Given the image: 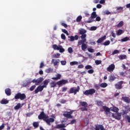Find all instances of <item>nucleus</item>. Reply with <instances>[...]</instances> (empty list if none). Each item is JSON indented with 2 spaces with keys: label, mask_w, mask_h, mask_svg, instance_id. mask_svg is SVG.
<instances>
[{
  "label": "nucleus",
  "mask_w": 130,
  "mask_h": 130,
  "mask_svg": "<svg viewBox=\"0 0 130 130\" xmlns=\"http://www.w3.org/2000/svg\"><path fill=\"white\" fill-rule=\"evenodd\" d=\"M51 117L53 118H49L48 116H46V114H45L44 111L41 112L38 116L39 119H43L44 121H45L48 125H51L50 123L54 122L55 117L54 116H51Z\"/></svg>",
  "instance_id": "f257e3e1"
},
{
  "label": "nucleus",
  "mask_w": 130,
  "mask_h": 130,
  "mask_svg": "<svg viewBox=\"0 0 130 130\" xmlns=\"http://www.w3.org/2000/svg\"><path fill=\"white\" fill-rule=\"evenodd\" d=\"M74 113V110H71L70 112L64 111L63 113V116L66 118L72 119L74 118V116L72 115Z\"/></svg>",
  "instance_id": "f03ea898"
},
{
  "label": "nucleus",
  "mask_w": 130,
  "mask_h": 130,
  "mask_svg": "<svg viewBox=\"0 0 130 130\" xmlns=\"http://www.w3.org/2000/svg\"><path fill=\"white\" fill-rule=\"evenodd\" d=\"M14 99H16V100H18V99L24 100V99H26V94H25V93H21L20 92H18L15 94Z\"/></svg>",
  "instance_id": "7ed1b4c3"
},
{
  "label": "nucleus",
  "mask_w": 130,
  "mask_h": 130,
  "mask_svg": "<svg viewBox=\"0 0 130 130\" xmlns=\"http://www.w3.org/2000/svg\"><path fill=\"white\" fill-rule=\"evenodd\" d=\"M79 91H80V86H78L77 88L72 87L69 90V94H74V95H76Z\"/></svg>",
  "instance_id": "20e7f679"
},
{
  "label": "nucleus",
  "mask_w": 130,
  "mask_h": 130,
  "mask_svg": "<svg viewBox=\"0 0 130 130\" xmlns=\"http://www.w3.org/2000/svg\"><path fill=\"white\" fill-rule=\"evenodd\" d=\"M96 17H97V14H96V12H93L91 13L90 17L88 18V20L86 21V23H92V22H94V21H95L94 19L96 18Z\"/></svg>",
  "instance_id": "39448f33"
},
{
  "label": "nucleus",
  "mask_w": 130,
  "mask_h": 130,
  "mask_svg": "<svg viewBox=\"0 0 130 130\" xmlns=\"http://www.w3.org/2000/svg\"><path fill=\"white\" fill-rule=\"evenodd\" d=\"M80 105L82 106V107L80 108V110L81 111H88V103L86 102H80Z\"/></svg>",
  "instance_id": "423d86ee"
},
{
  "label": "nucleus",
  "mask_w": 130,
  "mask_h": 130,
  "mask_svg": "<svg viewBox=\"0 0 130 130\" xmlns=\"http://www.w3.org/2000/svg\"><path fill=\"white\" fill-rule=\"evenodd\" d=\"M96 93V90L93 88H91L88 90H86L83 92L84 95H93V94H95Z\"/></svg>",
  "instance_id": "0eeeda50"
},
{
  "label": "nucleus",
  "mask_w": 130,
  "mask_h": 130,
  "mask_svg": "<svg viewBox=\"0 0 130 130\" xmlns=\"http://www.w3.org/2000/svg\"><path fill=\"white\" fill-rule=\"evenodd\" d=\"M43 81V77H40L37 79H34L32 80V83H35L36 86H38V85H40L41 83Z\"/></svg>",
  "instance_id": "6e6552de"
},
{
  "label": "nucleus",
  "mask_w": 130,
  "mask_h": 130,
  "mask_svg": "<svg viewBox=\"0 0 130 130\" xmlns=\"http://www.w3.org/2000/svg\"><path fill=\"white\" fill-rule=\"evenodd\" d=\"M112 116L113 118H115V119H117V120H120V119H121V114H120V113L117 112L112 113Z\"/></svg>",
  "instance_id": "1a4fd4ad"
},
{
  "label": "nucleus",
  "mask_w": 130,
  "mask_h": 130,
  "mask_svg": "<svg viewBox=\"0 0 130 130\" xmlns=\"http://www.w3.org/2000/svg\"><path fill=\"white\" fill-rule=\"evenodd\" d=\"M122 84H123V81H120L118 82L117 83L115 84V88L118 90H120V89H122Z\"/></svg>",
  "instance_id": "9d476101"
},
{
  "label": "nucleus",
  "mask_w": 130,
  "mask_h": 130,
  "mask_svg": "<svg viewBox=\"0 0 130 130\" xmlns=\"http://www.w3.org/2000/svg\"><path fill=\"white\" fill-rule=\"evenodd\" d=\"M115 69V65H114V64H111L107 68V71L108 72H109L110 73H112V72H113V71H114Z\"/></svg>",
  "instance_id": "9b49d317"
},
{
  "label": "nucleus",
  "mask_w": 130,
  "mask_h": 130,
  "mask_svg": "<svg viewBox=\"0 0 130 130\" xmlns=\"http://www.w3.org/2000/svg\"><path fill=\"white\" fill-rule=\"evenodd\" d=\"M103 109L105 112L106 115H108V114H110V109L108 107L104 106H103Z\"/></svg>",
  "instance_id": "f8f14e48"
},
{
  "label": "nucleus",
  "mask_w": 130,
  "mask_h": 130,
  "mask_svg": "<svg viewBox=\"0 0 130 130\" xmlns=\"http://www.w3.org/2000/svg\"><path fill=\"white\" fill-rule=\"evenodd\" d=\"M68 83H69V81H68V80L63 79L57 82V85L60 86L61 85H66V84H68Z\"/></svg>",
  "instance_id": "ddd939ff"
},
{
  "label": "nucleus",
  "mask_w": 130,
  "mask_h": 130,
  "mask_svg": "<svg viewBox=\"0 0 130 130\" xmlns=\"http://www.w3.org/2000/svg\"><path fill=\"white\" fill-rule=\"evenodd\" d=\"M68 38H70V40H68L69 41H75V40H78V39H79V36L78 35H75V37L71 36H69Z\"/></svg>",
  "instance_id": "4468645a"
},
{
  "label": "nucleus",
  "mask_w": 130,
  "mask_h": 130,
  "mask_svg": "<svg viewBox=\"0 0 130 130\" xmlns=\"http://www.w3.org/2000/svg\"><path fill=\"white\" fill-rule=\"evenodd\" d=\"M43 87L41 85H39L37 88L35 90V94H37L39 92H42L43 91Z\"/></svg>",
  "instance_id": "2eb2a0df"
},
{
  "label": "nucleus",
  "mask_w": 130,
  "mask_h": 130,
  "mask_svg": "<svg viewBox=\"0 0 130 130\" xmlns=\"http://www.w3.org/2000/svg\"><path fill=\"white\" fill-rule=\"evenodd\" d=\"M59 59H52L51 60V63H53L54 67H55L56 66H58V63H59Z\"/></svg>",
  "instance_id": "dca6fc26"
},
{
  "label": "nucleus",
  "mask_w": 130,
  "mask_h": 130,
  "mask_svg": "<svg viewBox=\"0 0 130 130\" xmlns=\"http://www.w3.org/2000/svg\"><path fill=\"white\" fill-rule=\"evenodd\" d=\"M67 125H66V124H58L57 125H55V128H63L64 127H67Z\"/></svg>",
  "instance_id": "f3484780"
},
{
  "label": "nucleus",
  "mask_w": 130,
  "mask_h": 130,
  "mask_svg": "<svg viewBox=\"0 0 130 130\" xmlns=\"http://www.w3.org/2000/svg\"><path fill=\"white\" fill-rule=\"evenodd\" d=\"M95 130H105V128H104V126L103 125L101 124L99 125H95Z\"/></svg>",
  "instance_id": "a211bd4d"
},
{
  "label": "nucleus",
  "mask_w": 130,
  "mask_h": 130,
  "mask_svg": "<svg viewBox=\"0 0 130 130\" xmlns=\"http://www.w3.org/2000/svg\"><path fill=\"white\" fill-rule=\"evenodd\" d=\"M106 39V36H104L103 37H101V38L99 39L97 41V43H102L104 40Z\"/></svg>",
  "instance_id": "6ab92c4d"
},
{
  "label": "nucleus",
  "mask_w": 130,
  "mask_h": 130,
  "mask_svg": "<svg viewBox=\"0 0 130 130\" xmlns=\"http://www.w3.org/2000/svg\"><path fill=\"white\" fill-rule=\"evenodd\" d=\"M122 99L124 102L126 103H130V99L127 96H123L122 97Z\"/></svg>",
  "instance_id": "aec40b11"
},
{
  "label": "nucleus",
  "mask_w": 130,
  "mask_h": 130,
  "mask_svg": "<svg viewBox=\"0 0 130 130\" xmlns=\"http://www.w3.org/2000/svg\"><path fill=\"white\" fill-rule=\"evenodd\" d=\"M60 78H61V75L60 74H57L56 75V77H53L51 78L52 80H55L56 81H57V80L60 79Z\"/></svg>",
  "instance_id": "412c9836"
},
{
  "label": "nucleus",
  "mask_w": 130,
  "mask_h": 130,
  "mask_svg": "<svg viewBox=\"0 0 130 130\" xmlns=\"http://www.w3.org/2000/svg\"><path fill=\"white\" fill-rule=\"evenodd\" d=\"M5 93L7 96H11L12 92H11V89L10 88H6L5 89Z\"/></svg>",
  "instance_id": "4be33fe9"
},
{
  "label": "nucleus",
  "mask_w": 130,
  "mask_h": 130,
  "mask_svg": "<svg viewBox=\"0 0 130 130\" xmlns=\"http://www.w3.org/2000/svg\"><path fill=\"white\" fill-rule=\"evenodd\" d=\"M115 79H116V77H115V76H114V75L111 74V75L109 76V81H110V82H113V81H114V80H115Z\"/></svg>",
  "instance_id": "5701e85b"
},
{
  "label": "nucleus",
  "mask_w": 130,
  "mask_h": 130,
  "mask_svg": "<svg viewBox=\"0 0 130 130\" xmlns=\"http://www.w3.org/2000/svg\"><path fill=\"white\" fill-rule=\"evenodd\" d=\"M48 83H49V81L47 80H45L43 82V85H42V87L44 89V88H46L47 87V85H48Z\"/></svg>",
  "instance_id": "b1692460"
},
{
  "label": "nucleus",
  "mask_w": 130,
  "mask_h": 130,
  "mask_svg": "<svg viewBox=\"0 0 130 130\" xmlns=\"http://www.w3.org/2000/svg\"><path fill=\"white\" fill-rule=\"evenodd\" d=\"M87 37V35L86 34H84L83 35H82L81 36V39H82V42H86L87 41V39H86V38Z\"/></svg>",
  "instance_id": "393cba45"
},
{
  "label": "nucleus",
  "mask_w": 130,
  "mask_h": 130,
  "mask_svg": "<svg viewBox=\"0 0 130 130\" xmlns=\"http://www.w3.org/2000/svg\"><path fill=\"white\" fill-rule=\"evenodd\" d=\"M1 104H8V103H9V101L7 100V99H2L1 102H0Z\"/></svg>",
  "instance_id": "a878e982"
},
{
  "label": "nucleus",
  "mask_w": 130,
  "mask_h": 130,
  "mask_svg": "<svg viewBox=\"0 0 130 130\" xmlns=\"http://www.w3.org/2000/svg\"><path fill=\"white\" fill-rule=\"evenodd\" d=\"M119 59L122 60V59H126V55H120L118 56Z\"/></svg>",
  "instance_id": "bb28decb"
},
{
  "label": "nucleus",
  "mask_w": 130,
  "mask_h": 130,
  "mask_svg": "<svg viewBox=\"0 0 130 130\" xmlns=\"http://www.w3.org/2000/svg\"><path fill=\"white\" fill-rule=\"evenodd\" d=\"M86 32L87 31L83 28L79 29V34H80V35L86 34Z\"/></svg>",
  "instance_id": "cd10ccee"
},
{
  "label": "nucleus",
  "mask_w": 130,
  "mask_h": 130,
  "mask_svg": "<svg viewBox=\"0 0 130 130\" xmlns=\"http://www.w3.org/2000/svg\"><path fill=\"white\" fill-rule=\"evenodd\" d=\"M57 85V82H52L50 83V88H54Z\"/></svg>",
  "instance_id": "c85d7f7f"
},
{
  "label": "nucleus",
  "mask_w": 130,
  "mask_h": 130,
  "mask_svg": "<svg viewBox=\"0 0 130 130\" xmlns=\"http://www.w3.org/2000/svg\"><path fill=\"white\" fill-rule=\"evenodd\" d=\"M81 49L83 51H85L86 49H87V45H86V44H85V43L82 44Z\"/></svg>",
  "instance_id": "c756f323"
},
{
  "label": "nucleus",
  "mask_w": 130,
  "mask_h": 130,
  "mask_svg": "<svg viewBox=\"0 0 130 130\" xmlns=\"http://www.w3.org/2000/svg\"><path fill=\"white\" fill-rule=\"evenodd\" d=\"M22 107V106L21 105V104L18 103L16 106L14 107L15 110H18V109H20Z\"/></svg>",
  "instance_id": "7c9ffc66"
},
{
  "label": "nucleus",
  "mask_w": 130,
  "mask_h": 130,
  "mask_svg": "<svg viewBox=\"0 0 130 130\" xmlns=\"http://www.w3.org/2000/svg\"><path fill=\"white\" fill-rule=\"evenodd\" d=\"M58 50H59V52H61V53L64 52V49L62 48V46L61 45H59Z\"/></svg>",
  "instance_id": "2f4dec72"
},
{
  "label": "nucleus",
  "mask_w": 130,
  "mask_h": 130,
  "mask_svg": "<svg viewBox=\"0 0 130 130\" xmlns=\"http://www.w3.org/2000/svg\"><path fill=\"white\" fill-rule=\"evenodd\" d=\"M119 110V109H118V108H117L116 107H113L112 111H113V112H116V113L118 112Z\"/></svg>",
  "instance_id": "473e14b6"
},
{
  "label": "nucleus",
  "mask_w": 130,
  "mask_h": 130,
  "mask_svg": "<svg viewBox=\"0 0 130 130\" xmlns=\"http://www.w3.org/2000/svg\"><path fill=\"white\" fill-rule=\"evenodd\" d=\"M33 126L35 127V128H37L39 126V122H34Z\"/></svg>",
  "instance_id": "72a5a7b5"
},
{
  "label": "nucleus",
  "mask_w": 130,
  "mask_h": 130,
  "mask_svg": "<svg viewBox=\"0 0 130 130\" xmlns=\"http://www.w3.org/2000/svg\"><path fill=\"white\" fill-rule=\"evenodd\" d=\"M52 48H53L54 50H58L59 46H57L56 44H54L52 45Z\"/></svg>",
  "instance_id": "f704fd0d"
},
{
  "label": "nucleus",
  "mask_w": 130,
  "mask_h": 130,
  "mask_svg": "<svg viewBox=\"0 0 130 130\" xmlns=\"http://www.w3.org/2000/svg\"><path fill=\"white\" fill-rule=\"evenodd\" d=\"M129 40V38L127 37H126L121 40L122 42H126V41H128Z\"/></svg>",
  "instance_id": "c9c22d12"
},
{
  "label": "nucleus",
  "mask_w": 130,
  "mask_h": 130,
  "mask_svg": "<svg viewBox=\"0 0 130 130\" xmlns=\"http://www.w3.org/2000/svg\"><path fill=\"white\" fill-rule=\"evenodd\" d=\"M52 72H53V69L50 68L46 70V73H47V74H49L50 73H52Z\"/></svg>",
  "instance_id": "e433bc0d"
},
{
  "label": "nucleus",
  "mask_w": 130,
  "mask_h": 130,
  "mask_svg": "<svg viewBox=\"0 0 130 130\" xmlns=\"http://www.w3.org/2000/svg\"><path fill=\"white\" fill-rule=\"evenodd\" d=\"M77 123V120L75 119H73L70 123H68L67 125H69V124H74V123Z\"/></svg>",
  "instance_id": "4c0bfd02"
},
{
  "label": "nucleus",
  "mask_w": 130,
  "mask_h": 130,
  "mask_svg": "<svg viewBox=\"0 0 130 130\" xmlns=\"http://www.w3.org/2000/svg\"><path fill=\"white\" fill-rule=\"evenodd\" d=\"M107 86H108V84H107L106 83H102L100 84V87L102 88H106Z\"/></svg>",
  "instance_id": "58836bf2"
},
{
  "label": "nucleus",
  "mask_w": 130,
  "mask_h": 130,
  "mask_svg": "<svg viewBox=\"0 0 130 130\" xmlns=\"http://www.w3.org/2000/svg\"><path fill=\"white\" fill-rule=\"evenodd\" d=\"M123 26V21H121L117 25V28H120V27H122Z\"/></svg>",
  "instance_id": "ea45409f"
},
{
  "label": "nucleus",
  "mask_w": 130,
  "mask_h": 130,
  "mask_svg": "<svg viewBox=\"0 0 130 130\" xmlns=\"http://www.w3.org/2000/svg\"><path fill=\"white\" fill-rule=\"evenodd\" d=\"M96 105L98 106H103V103L102 101H97Z\"/></svg>",
  "instance_id": "a19ab883"
},
{
  "label": "nucleus",
  "mask_w": 130,
  "mask_h": 130,
  "mask_svg": "<svg viewBox=\"0 0 130 130\" xmlns=\"http://www.w3.org/2000/svg\"><path fill=\"white\" fill-rule=\"evenodd\" d=\"M82 18L83 17H82V16L79 15L76 18V22H81V21L82 20Z\"/></svg>",
  "instance_id": "79ce46f5"
},
{
  "label": "nucleus",
  "mask_w": 130,
  "mask_h": 130,
  "mask_svg": "<svg viewBox=\"0 0 130 130\" xmlns=\"http://www.w3.org/2000/svg\"><path fill=\"white\" fill-rule=\"evenodd\" d=\"M96 19H94V22H100L101 21V17L100 16H96Z\"/></svg>",
  "instance_id": "37998d69"
},
{
  "label": "nucleus",
  "mask_w": 130,
  "mask_h": 130,
  "mask_svg": "<svg viewBox=\"0 0 130 130\" xmlns=\"http://www.w3.org/2000/svg\"><path fill=\"white\" fill-rule=\"evenodd\" d=\"M95 63L96 64V66L101 64V63H102V61H101V60H96L95 61Z\"/></svg>",
  "instance_id": "c03bdc74"
},
{
  "label": "nucleus",
  "mask_w": 130,
  "mask_h": 130,
  "mask_svg": "<svg viewBox=\"0 0 130 130\" xmlns=\"http://www.w3.org/2000/svg\"><path fill=\"white\" fill-rule=\"evenodd\" d=\"M60 55V54H59V53L55 54L53 55V58H58V56H59Z\"/></svg>",
  "instance_id": "a18cd8bd"
},
{
  "label": "nucleus",
  "mask_w": 130,
  "mask_h": 130,
  "mask_svg": "<svg viewBox=\"0 0 130 130\" xmlns=\"http://www.w3.org/2000/svg\"><path fill=\"white\" fill-rule=\"evenodd\" d=\"M122 29H119L117 31V35H118V36H119L121 35V34H122Z\"/></svg>",
  "instance_id": "49530a36"
},
{
  "label": "nucleus",
  "mask_w": 130,
  "mask_h": 130,
  "mask_svg": "<svg viewBox=\"0 0 130 130\" xmlns=\"http://www.w3.org/2000/svg\"><path fill=\"white\" fill-rule=\"evenodd\" d=\"M68 50L69 53H73V52H74V50H73V48L72 47L68 48Z\"/></svg>",
  "instance_id": "de8ad7c7"
},
{
  "label": "nucleus",
  "mask_w": 130,
  "mask_h": 130,
  "mask_svg": "<svg viewBox=\"0 0 130 130\" xmlns=\"http://www.w3.org/2000/svg\"><path fill=\"white\" fill-rule=\"evenodd\" d=\"M36 88V85H32L30 88V91H34L35 89Z\"/></svg>",
  "instance_id": "09e8293b"
},
{
  "label": "nucleus",
  "mask_w": 130,
  "mask_h": 130,
  "mask_svg": "<svg viewBox=\"0 0 130 130\" xmlns=\"http://www.w3.org/2000/svg\"><path fill=\"white\" fill-rule=\"evenodd\" d=\"M103 44L105 46H107V45H109V44H110V41H107L106 42H105Z\"/></svg>",
  "instance_id": "8fccbe9b"
},
{
  "label": "nucleus",
  "mask_w": 130,
  "mask_h": 130,
  "mask_svg": "<svg viewBox=\"0 0 130 130\" xmlns=\"http://www.w3.org/2000/svg\"><path fill=\"white\" fill-rule=\"evenodd\" d=\"M76 64H78L77 61H75L70 62V66H75Z\"/></svg>",
  "instance_id": "3c124183"
},
{
  "label": "nucleus",
  "mask_w": 130,
  "mask_h": 130,
  "mask_svg": "<svg viewBox=\"0 0 130 130\" xmlns=\"http://www.w3.org/2000/svg\"><path fill=\"white\" fill-rule=\"evenodd\" d=\"M85 68L86 70H91V69H92V66H91V65H87L86 66H85Z\"/></svg>",
  "instance_id": "603ef678"
},
{
  "label": "nucleus",
  "mask_w": 130,
  "mask_h": 130,
  "mask_svg": "<svg viewBox=\"0 0 130 130\" xmlns=\"http://www.w3.org/2000/svg\"><path fill=\"white\" fill-rule=\"evenodd\" d=\"M94 87L96 90H99V89H100V85L98 84H95Z\"/></svg>",
  "instance_id": "864d4df0"
},
{
  "label": "nucleus",
  "mask_w": 130,
  "mask_h": 130,
  "mask_svg": "<svg viewBox=\"0 0 130 130\" xmlns=\"http://www.w3.org/2000/svg\"><path fill=\"white\" fill-rule=\"evenodd\" d=\"M60 62L62 66H66L67 64V61L66 60H62Z\"/></svg>",
  "instance_id": "5fc2aeb1"
},
{
  "label": "nucleus",
  "mask_w": 130,
  "mask_h": 130,
  "mask_svg": "<svg viewBox=\"0 0 130 130\" xmlns=\"http://www.w3.org/2000/svg\"><path fill=\"white\" fill-rule=\"evenodd\" d=\"M87 50L89 52L93 53L94 52V49H92L91 48H89L87 49Z\"/></svg>",
  "instance_id": "6e6d98bb"
},
{
  "label": "nucleus",
  "mask_w": 130,
  "mask_h": 130,
  "mask_svg": "<svg viewBox=\"0 0 130 130\" xmlns=\"http://www.w3.org/2000/svg\"><path fill=\"white\" fill-rule=\"evenodd\" d=\"M61 39H63V40H66V35H64V34H62L61 35Z\"/></svg>",
  "instance_id": "4d7b16f0"
},
{
  "label": "nucleus",
  "mask_w": 130,
  "mask_h": 130,
  "mask_svg": "<svg viewBox=\"0 0 130 130\" xmlns=\"http://www.w3.org/2000/svg\"><path fill=\"white\" fill-rule=\"evenodd\" d=\"M62 32H63L65 34H67V35H69V32H68V30H67L66 29H62Z\"/></svg>",
  "instance_id": "13d9d810"
},
{
  "label": "nucleus",
  "mask_w": 130,
  "mask_h": 130,
  "mask_svg": "<svg viewBox=\"0 0 130 130\" xmlns=\"http://www.w3.org/2000/svg\"><path fill=\"white\" fill-rule=\"evenodd\" d=\"M5 125H6V124L3 123L2 125L0 126V130L4 129V128H5Z\"/></svg>",
  "instance_id": "bf43d9fd"
},
{
  "label": "nucleus",
  "mask_w": 130,
  "mask_h": 130,
  "mask_svg": "<svg viewBox=\"0 0 130 130\" xmlns=\"http://www.w3.org/2000/svg\"><path fill=\"white\" fill-rule=\"evenodd\" d=\"M90 30L91 31H95V30H97V27L96 26H92L90 28Z\"/></svg>",
  "instance_id": "052dcab7"
},
{
  "label": "nucleus",
  "mask_w": 130,
  "mask_h": 130,
  "mask_svg": "<svg viewBox=\"0 0 130 130\" xmlns=\"http://www.w3.org/2000/svg\"><path fill=\"white\" fill-rule=\"evenodd\" d=\"M125 118L126 119H127L128 122L130 123V117H129V116L126 115V116L125 117Z\"/></svg>",
  "instance_id": "680f3d73"
},
{
  "label": "nucleus",
  "mask_w": 130,
  "mask_h": 130,
  "mask_svg": "<svg viewBox=\"0 0 130 130\" xmlns=\"http://www.w3.org/2000/svg\"><path fill=\"white\" fill-rule=\"evenodd\" d=\"M120 76L121 77H125V73L124 72H120Z\"/></svg>",
  "instance_id": "e2e57ef3"
},
{
  "label": "nucleus",
  "mask_w": 130,
  "mask_h": 130,
  "mask_svg": "<svg viewBox=\"0 0 130 130\" xmlns=\"http://www.w3.org/2000/svg\"><path fill=\"white\" fill-rule=\"evenodd\" d=\"M119 53V51L118 50H115L113 53L112 54H116V53Z\"/></svg>",
  "instance_id": "0e129e2a"
},
{
  "label": "nucleus",
  "mask_w": 130,
  "mask_h": 130,
  "mask_svg": "<svg viewBox=\"0 0 130 130\" xmlns=\"http://www.w3.org/2000/svg\"><path fill=\"white\" fill-rule=\"evenodd\" d=\"M87 73H88V74H93V73H94V70L93 69H90L88 71Z\"/></svg>",
  "instance_id": "69168bd1"
},
{
  "label": "nucleus",
  "mask_w": 130,
  "mask_h": 130,
  "mask_svg": "<svg viewBox=\"0 0 130 130\" xmlns=\"http://www.w3.org/2000/svg\"><path fill=\"white\" fill-rule=\"evenodd\" d=\"M61 26H63V27H64V28H68V24L64 23H61Z\"/></svg>",
  "instance_id": "338daca9"
},
{
  "label": "nucleus",
  "mask_w": 130,
  "mask_h": 130,
  "mask_svg": "<svg viewBox=\"0 0 130 130\" xmlns=\"http://www.w3.org/2000/svg\"><path fill=\"white\" fill-rule=\"evenodd\" d=\"M44 67V63L43 62H41L40 66V69H42Z\"/></svg>",
  "instance_id": "774afa93"
}]
</instances>
